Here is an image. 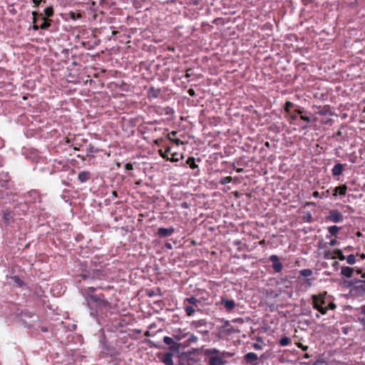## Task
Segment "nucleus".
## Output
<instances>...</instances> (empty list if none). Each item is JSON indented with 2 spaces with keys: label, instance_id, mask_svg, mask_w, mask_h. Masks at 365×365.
I'll return each mask as SVG.
<instances>
[{
  "label": "nucleus",
  "instance_id": "nucleus-1",
  "mask_svg": "<svg viewBox=\"0 0 365 365\" xmlns=\"http://www.w3.org/2000/svg\"><path fill=\"white\" fill-rule=\"evenodd\" d=\"M95 288L88 287L87 289V304L91 310V315L96 316L99 312L107 309L109 303L105 299L103 294L96 295L93 294Z\"/></svg>",
  "mask_w": 365,
  "mask_h": 365
},
{
  "label": "nucleus",
  "instance_id": "nucleus-2",
  "mask_svg": "<svg viewBox=\"0 0 365 365\" xmlns=\"http://www.w3.org/2000/svg\"><path fill=\"white\" fill-rule=\"evenodd\" d=\"M325 297L322 294H320L319 296H313V307L318 310L322 314H327L328 310L327 307H323V305L325 304Z\"/></svg>",
  "mask_w": 365,
  "mask_h": 365
},
{
  "label": "nucleus",
  "instance_id": "nucleus-3",
  "mask_svg": "<svg viewBox=\"0 0 365 365\" xmlns=\"http://www.w3.org/2000/svg\"><path fill=\"white\" fill-rule=\"evenodd\" d=\"M164 343L169 346L170 351L172 352H178L180 345L177 342H175L173 339L168 336H165L163 339Z\"/></svg>",
  "mask_w": 365,
  "mask_h": 365
},
{
  "label": "nucleus",
  "instance_id": "nucleus-4",
  "mask_svg": "<svg viewBox=\"0 0 365 365\" xmlns=\"http://www.w3.org/2000/svg\"><path fill=\"white\" fill-rule=\"evenodd\" d=\"M328 220L333 222H339L343 220V215L336 210L329 211Z\"/></svg>",
  "mask_w": 365,
  "mask_h": 365
},
{
  "label": "nucleus",
  "instance_id": "nucleus-5",
  "mask_svg": "<svg viewBox=\"0 0 365 365\" xmlns=\"http://www.w3.org/2000/svg\"><path fill=\"white\" fill-rule=\"evenodd\" d=\"M269 260L272 262V268L275 272H280L282 270V264L279 262L278 256L273 255L269 257Z\"/></svg>",
  "mask_w": 365,
  "mask_h": 365
},
{
  "label": "nucleus",
  "instance_id": "nucleus-6",
  "mask_svg": "<svg viewBox=\"0 0 365 365\" xmlns=\"http://www.w3.org/2000/svg\"><path fill=\"white\" fill-rule=\"evenodd\" d=\"M175 111L173 108L170 107L164 108L163 112H161V115H164L165 118L163 119L164 121L170 122L174 118Z\"/></svg>",
  "mask_w": 365,
  "mask_h": 365
},
{
  "label": "nucleus",
  "instance_id": "nucleus-7",
  "mask_svg": "<svg viewBox=\"0 0 365 365\" xmlns=\"http://www.w3.org/2000/svg\"><path fill=\"white\" fill-rule=\"evenodd\" d=\"M83 279H87L88 278H91L92 279H103V274L101 270H96L93 271L92 274H81V275Z\"/></svg>",
  "mask_w": 365,
  "mask_h": 365
},
{
  "label": "nucleus",
  "instance_id": "nucleus-8",
  "mask_svg": "<svg viewBox=\"0 0 365 365\" xmlns=\"http://www.w3.org/2000/svg\"><path fill=\"white\" fill-rule=\"evenodd\" d=\"M178 156H179L178 153H175L172 154L171 157L170 158L168 156L167 151L165 153H163V151L161 150V158H163L166 162H168V161H170L173 163L178 162L179 160Z\"/></svg>",
  "mask_w": 365,
  "mask_h": 365
},
{
  "label": "nucleus",
  "instance_id": "nucleus-9",
  "mask_svg": "<svg viewBox=\"0 0 365 365\" xmlns=\"http://www.w3.org/2000/svg\"><path fill=\"white\" fill-rule=\"evenodd\" d=\"M91 177V173L88 171H81L78 173V179L81 182H86L90 180Z\"/></svg>",
  "mask_w": 365,
  "mask_h": 365
},
{
  "label": "nucleus",
  "instance_id": "nucleus-10",
  "mask_svg": "<svg viewBox=\"0 0 365 365\" xmlns=\"http://www.w3.org/2000/svg\"><path fill=\"white\" fill-rule=\"evenodd\" d=\"M343 170H344V165L341 163H337L334 166V168L331 170L332 175L334 177L339 176L342 173Z\"/></svg>",
  "mask_w": 365,
  "mask_h": 365
},
{
  "label": "nucleus",
  "instance_id": "nucleus-11",
  "mask_svg": "<svg viewBox=\"0 0 365 365\" xmlns=\"http://www.w3.org/2000/svg\"><path fill=\"white\" fill-rule=\"evenodd\" d=\"M245 359L247 362L255 363L258 360V356L254 352H249L245 354Z\"/></svg>",
  "mask_w": 365,
  "mask_h": 365
},
{
  "label": "nucleus",
  "instance_id": "nucleus-12",
  "mask_svg": "<svg viewBox=\"0 0 365 365\" xmlns=\"http://www.w3.org/2000/svg\"><path fill=\"white\" fill-rule=\"evenodd\" d=\"M222 359L220 356H212L209 359L210 365H222Z\"/></svg>",
  "mask_w": 365,
  "mask_h": 365
},
{
  "label": "nucleus",
  "instance_id": "nucleus-13",
  "mask_svg": "<svg viewBox=\"0 0 365 365\" xmlns=\"http://www.w3.org/2000/svg\"><path fill=\"white\" fill-rule=\"evenodd\" d=\"M173 353L174 352H172V351H170L169 352H167V353L165 354L164 358L163 359V362L165 365H173L172 358H173Z\"/></svg>",
  "mask_w": 365,
  "mask_h": 365
},
{
  "label": "nucleus",
  "instance_id": "nucleus-14",
  "mask_svg": "<svg viewBox=\"0 0 365 365\" xmlns=\"http://www.w3.org/2000/svg\"><path fill=\"white\" fill-rule=\"evenodd\" d=\"M354 272V268L350 267H343L341 270V274L346 277H351Z\"/></svg>",
  "mask_w": 365,
  "mask_h": 365
},
{
  "label": "nucleus",
  "instance_id": "nucleus-15",
  "mask_svg": "<svg viewBox=\"0 0 365 365\" xmlns=\"http://www.w3.org/2000/svg\"><path fill=\"white\" fill-rule=\"evenodd\" d=\"M33 15V29L35 31H38L40 27L38 25H37V16H42L41 14H38L37 11H32Z\"/></svg>",
  "mask_w": 365,
  "mask_h": 365
},
{
  "label": "nucleus",
  "instance_id": "nucleus-16",
  "mask_svg": "<svg viewBox=\"0 0 365 365\" xmlns=\"http://www.w3.org/2000/svg\"><path fill=\"white\" fill-rule=\"evenodd\" d=\"M346 190H347V187L345 185L336 187L334 189V192L333 195L336 196L337 192H339V194L340 195H345Z\"/></svg>",
  "mask_w": 365,
  "mask_h": 365
},
{
  "label": "nucleus",
  "instance_id": "nucleus-17",
  "mask_svg": "<svg viewBox=\"0 0 365 365\" xmlns=\"http://www.w3.org/2000/svg\"><path fill=\"white\" fill-rule=\"evenodd\" d=\"M41 17L43 20V22L41 25H39L40 29L43 30L48 29L51 26V20L46 19L45 17H43V16Z\"/></svg>",
  "mask_w": 365,
  "mask_h": 365
},
{
  "label": "nucleus",
  "instance_id": "nucleus-18",
  "mask_svg": "<svg viewBox=\"0 0 365 365\" xmlns=\"http://www.w3.org/2000/svg\"><path fill=\"white\" fill-rule=\"evenodd\" d=\"M206 324H207V322L205 319H200V320L193 322L192 323V325L195 328L198 329V328H200L201 327L205 326Z\"/></svg>",
  "mask_w": 365,
  "mask_h": 365
},
{
  "label": "nucleus",
  "instance_id": "nucleus-19",
  "mask_svg": "<svg viewBox=\"0 0 365 365\" xmlns=\"http://www.w3.org/2000/svg\"><path fill=\"white\" fill-rule=\"evenodd\" d=\"M223 304H224L225 307L229 310L232 309L235 306V303L233 300H229V299L225 300V301H223Z\"/></svg>",
  "mask_w": 365,
  "mask_h": 365
},
{
  "label": "nucleus",
  "instance_id": "nucleus-20",
  "mask_svg": "<svg viewBox=\"0 0 365 365\" xmlns=\"http://www.w3.org/2000/svg\"><path fill=\"white\" fill-rule=\"evenodd\" d=\"M174 231V229L170 227V228H161V237L163 236H169Z\"/></svg>",
  "mask_w": 365,
  "mask_h": 365
},
{
  "label": "nucleus",
  "instance_id": "nucleus-21",
  "mask_svg": "<svg viewBox=\"0 0 365 365\" xmlns=\"http://www.w3.org/2000/svg\"><path fill=\"white\" fill-rule=\"evenodd\" d=\"M187 164L190 165L192 169L197 168V165L195 163V158L193 157H189L186 161Z\"/></svg>",
  "mask_w": 365,
  "mask_h": 365
},
{
  "label": "nucleus",
  "instance_id": "nucleus-22",
  "mask_svg": "<svg viewBox=\"0 0 365 365\" xmlns=\"http://www.w3.org/2000/svg\"><path fill=\"white\" fill-rule=\"evenodd\" d=\"M328 230L331 235H336L338 233L339 228L336 225H333L329 227Z\"/></svg>",
  "mask_w": 365,
  "mask_h": 365
},
{
  "label": "nucleus",
  "instance_id": "nucleus-23",
  "mask_svg": "<svg viewBox=\"0 0 365 365\" xmlns=\"http://www.w3.org/2000/svg\"><path fill=\"white\" fill-rule=\"evenodd\" d=\"M185 310L188 316H192L195 312V307L193 306H186L185 307Z\"/></svg>",
  "mask_w": 365,
  "mask_h": 365
},
{
  "label": "nucleus",
  "instance_id": "nucleus-24",
  "mask_svg": "<svg viewBox=\"0 0 365 365\" xmlns=\"http://www.w3.org/2000/svg\"><path fill=\"white\" fill-rule=\"evenodd\" d=\"M44 14L47 17H51L53 15V9L52 6L46 7L44 9Z\"/></svg>",
  "mask_w": 365,
  "mask_h": 365
},
{
  "label": "nucleus",
  "instance_id": "nucleus-25",
  "mask_svg": "<svg viewBox=\"0 0 365 365\" xmlns=\"http://www.w3.org/2000/svg\"><path fill=\"white\" fill-rule=\"evenodd\" d=\"M291 340L289 337L284 336L279 340V344L282 346H287L290 343Z\"/></svg>",
  "mask_w": 365,
  "mask_h": 365
},
{
  "label": "nucleus",
  "instance_id": "nucleus-26",
  "mask_svg": "<svg viewBox=\"0 0 365 365\" xmlns=\"http://www.w3.org/2000/svg\"><path fill=\"white\" fill-rule=\"evenodd\" d=\"M69 16H70L71 19H72L73 20H76V19H79L82 18L81 14L76 13L73 11H71L69 13Z\"/></svg>",
  "mask_w": 365,
  "mask_h": 365
},
{
  "label": "nucleus",
  "instance_id": "nucleus-27",
  "mask_svg": "<svg viewBox=\"0 0 365 365\" xmlns=\"http://www.w3.org/2000/svg\"><path fill=\"white\" fill-rule=\"evenodd\" d=\"M153 328H155V326L153 327L152 325H150L149 327V329L148 330L145 332V336H153L155 335V333L158 332L159 330H157V331H154L153 330Z\"/></svg>",
  "mask_w": 365,
  "mask_h": 365
},
{
  "label": "nucleus",
  "instance_id": "nucleus-28",
  "mask_svg": "<svg viewBox=\"0 0 365 365\" xmlns=\"http://www.w3.org/2000/svg\"><path fill=\"white\" fill-rule=\"evenodd\" d=\"M219 353H220V351L217 349H206L205 351V355H215V354H218Z\"/></svg>",
  "mask_w": 365,
  "mask_h": 365
},
{
  "label": "nucleus",
  "instance_id": "nucleus-29",
  "mask_svg": "<svg viewBox=\"0 0 365 365\" xmlns=\"http://www.w3.org/2000/svg\"><path fill=\"white\" fill-rule=\"evenodd\" d=\"M300 274L304 277H309L312 274V271L309 269H304L300 271Z\"/></svg>",
  "mask_w": 365,
  "mask_h": 365
},
{
  "label": "nucleus",
  "instance_id": "nucleus-30",
  "mask_svg": "<svg viewBox=\"0 0 365 365\" xmlns=\"http://www.w3.org/2000/svg\"><path fill=\"white\" fill-rule=\"evenodd\" d=\"M186 301L188 302L192 305H195V307H197V303L200 302V301L197 298H195L194 297H191L190 298H187Z\"/></svg>",
  "mask_w": 365,
  "mask_h": 365
},
{
  "label": "nucleus",
  "instance_id": "nucleus-31",
  "mask_svg": "<svg viewBox=\"0 0 365 365\" xmlns=\"http://www.w3.org/2000/svg\"><path fill=\"white\" fill-rule=\"evenodd\" d=\"M346 262L348 264H354L355 262H356V257L354 255H349L347 257H346Z\"/></svg>",
  "mask_w": 365,
  "mask_h": 365
},
{
  "label": "nucleus",
  "instance_id": "nucleus-32",
  "mask_svg": "<svg viewBox=\"0 0 365 365\" xmlns=\"http://www.w3.org/2000/svg\"><path fill=\"white\" fill-rule=\"evenodd\" d=\"M232 178L230 176L222 178L220 182L221 185H226L227 183H230L232 181Z\"/></svg>",
  "mask_w": 365,
  "mask_h": 365
},
{
  "label": "nucleus",
  "instance_id": "nucleus-33",
  "mask_svg": "<svg viewBox=\"0 0 365 365\" xmlns=\"http://www.w3.org/2000/svg\"><path fill=\"white\" fill-rule=\"evenodd\" d=\"M334 253L336 255L337 257L340 260H344L345 259V256L343 255V253H342L341 250H336L334 251Z\"/></svg>",
  "mask_w": 365,
  "mask_h": 365
},
{
  "label": "nucleus",
  "instance_id": "nucleus-34",
  "mask_svg": "<svg viewBox=\"0 0 365 365\" xmlns=\"http://www.w3.org/2000/svg\"><path fill=\"white\" fill-rule=\"evenodd\" d=\"M294 106L293 103L290 101H287L284 106V110L287 113H289L290 111V108H292Z\"/></svg>",
  "mask_w": 365,
  "mask_h": 365
},
{
  "label": "nucleus",
  "instance_id": "nucleus-35",
  "mask_svg": "<svg viewBox=\"0 0 365 365\" xmlns=\"http://www.w3.org/2000/svg\"><path fill=\"white\" fill-rule=\"evenodd\" d=\"M11 279L14 280V282L17 284L19 287H21L24 282L19 279V277L17 276H14V277H12Z\"/></svg>",
  "mask_w": 365,
  "mask_h": 365
},
{
  "label": "nucleus",
  "instance_id": "nucleus-36",
  "mask_svg": "<svg viewBox=\"0 0 365 365\" xmlns=\"http://www.w3.org/2000/svg\"><path fill=\"white\" fill-rule=\"evenodd\" d=\"M33 3L34 4L35 7H38L41 4H45L46 3V0H32Z\"/></svg>",
  "mask_w": 365,
  "mask_h": 365
},
{
  "label": "nucleus",
  "instance_id": "nucleus-37",
  "mask_svg": "<svg viewBox=\"0 0 365 365\" xmlns=\"http://www.w3.org/2000/svg\"><path fill=\"white\" fill-rule=\"evenodd\" d=\"M313 365H327V362L323 359H318L317 361H316Z\"/></svg>",
  "mask_w": 365,
  "mask_h": 365
},
{
  "label": "nucleus",
  "instance_id": "nucleus-38",
  "mask_svg": "<svg viewBox=\"0 0 365 365\" xmlns=\"http://www.w3.org/2000/svg\"><path fill=\"white\" fill-rule=\"evenodd\" d=\"M359 282L361 284L357 286V289L365 292V281L359 280Z\"/></svg>",
  "mask_w": 365,
  "mask_h": 365
},
{
  "label": "nucleus",
  "instance_id": "nucleus-39",
  "mask_svg": "<svg viewBox=\"0 0 365 365\" xmlns=\"http://www.w3.org/2000/svg\"><path fill=\"white\" fill-rule=\"evenodd\" d=\"M252 347L255 349V350H261L262 349V346L261 344H258V343H254L252 344Z\"/></svg>",
  "mask_w": 365,
  "mask_h": 365
},
{
  "label": "nucleus",
  "instance_id": "nucleus-40",
  "mask_svg": "<svg viewBox=\"0 0 365 365\" xmlns=\"http://www.w3.org/2000/svg\"><path fill=\"white\" fill-rule=\"evenodd\" d=\"M125 169L127 170H131L133 169V164L130 163H126L125 165Z\"/></svg>",
  "mask_w": 365,
  "mask_h": 365
},
{
  "label": "nucleus",
  "instance_id": "nucleus-41",
  "mask_svg": "<svg viewBox=\"0 0 365 365\" xmlns=\"http://www.w3.org/2000/svg\"><path fill=\"white\" fill-rule=\"evenodd\" d=\"M331 253L330 251L326 252L325 254H324V257L327 258V259H329V258L334 259V258H336L335 256L331 257Z\"/></svg>",
  "mask_w": 365,
  "mask_h": 365
},
{
  "label": "nucleus",
  "instance_id": "nucleus-42",
  "mask_svg": "<svg viewBox=\"0 0 365 365\" xmlns=\"http://www.w3.org/2000/svg\"><path fill=\"white\" fill-rule=\"evenodd\" d=\"M300 118H301L302 120H304V121L307 122V123H310V121H311L310 118H309V117H308V116H305V115H301Z\"/></svg>",
  "mask_w": 365,
  "mask_h": 365
},
{
  "label": "nucleus",
  "instance_id": "nucleus-43",
  "mask_svg": "<svg viewBox=\"0 0 365 365\" xmlns=\"http://www.w3.org/2000/svg\"><path fill=\"white\" fill-rule=\"evenodd\" d=\"M198 339V338L197 336H195L193 335H192L189 339H188V341L189 342H195L197 341Z\"/></svg>",
  "mask_w": 365,
  "mask_h": 365
},
{
  "label": "nucleus",
  "instance_id": "nucleus-44",
  "mask_svg": "<svg viewBox=\"0 0 365 365\" xmlns=\"http://www.w3.org/2000/svg\"><path fill=\"white\" fill-rule=\"evenodd\" d=\"M327 307L328 309H334L336 308V304L333 302H330Z\"/></svg>",
  "mask_w": 365,
  "mask_h": 365
},
{
  "label": "nucleus",
  "instance_id": "nucleus-45",
  "mask_svg": "<svg viewBox=\"0 0 365 365\" xmlns=\"http://www.w3.org/2000/svg\"><path fill=\"white\" fill-rule=\"evenodd\" d=\"M73 145L74 150H79V147L81 146V144L75 143H73Z\"/></svg>",
  "mask_w": 365,
  "mask_h": 365
},
{
  "label": "nucleus",
  "instance_id": "nucleus-46",
  "mask_svg": "<svg viewBox=\"0 0 365 365\" xmlns=\"http://www.w3.org/2000/svg\"><path fill=\"white\" fill-rule=\"evenodd\" d=\"M313 197H321L322 196H321L320 193L318 191H314L313 192Z\"/></svg>",
  "mask_w": 365,
  "mask_h": 365
},
{
  "label": "nucleus",
  "instance_id": "nucleus-47",
  "mask_svg": "<svg viewBox=\"0 0 365 365\" xmlns=\"http://www.w3.org/2000/svg\"><path fill=\"white\" fill-rule=\"evenodd\" d=\"M298 346H299V347H300V348H302L304 351H306V350H307V349H308V346H304V345H303V344H298Z\"/></svg>",
  "mask_w": 365,
  "mask_h": 365
},
{
  "label": "nucleus",
  "instance_id": "nucleus-48",
  "mask_svg": "<svg viewBox=\"0 0 365 365\" xmlns=\"http://www.w3.org/2000/svg\"><path fill=\"white\" fill-rule=\"evenodd\" d=\"M337 244V241L336 240H331L329 242L331 246H334Z\"/></svg>",
  "mask_w": 365,
  "mask_h": 365
},
{
  "label": "nucleus",
  "instance_id": "nucleus-49",
  "mask_svg": "<svg viewBox=\"0 0 365 365\" xmlns=\"http://www.w3.org/2000/svg\"><path fill=\"white\" fill-rule=\"evenodd\" d=\"M188 93L190 94V96H195V91L192 88L189 89L188 91Z\"/></svg>",
  "mask_w": 365,
  "mask_h": 365
},
{
  "label": "nucleus",
  "instance_id": "nucleus-50",
  "mask_svg": "<svg viewBox=\"0 0 365 365\" xmlns=\"http://www.w3.org/2000/svg\"><path fill=\"white\" fill-rule=\"evenodd\" d=\"M88 152L90 153H93L94 152L93 146H92L91 145H89V148L88 149Z\"/></svg>",
  "mask_w": 365,
  "mask_h": 365
},
{
  "label": "nucleus",
  "instance_id": "nucleus-51",
  "mask_svg": "<svg viewBox=\"0 0 365 365\" xmlns=\"http://www.w3.org/2000/svg\"><path fill=\"white\" fill-rule=\"evenodd\" d=\"M41 330L42 331H43V332H46V331H48V328H47V327H41Z\"/></svg>",
  "mask_w": 365,
  "mask_h": 365
},
{
  "label": "nucleus",
  "instance_id": "nucleus-52",
  "mask_svg": "<svg viewBox=\"0 0 365 365\" xmlns=\"http://www.w3.org/2000/svg\"><path fill=\"white\" fill-rule=\"evenodd\" d=\"M361 313L365 315V305L361 307Z\"/></svg>",
  "mask_w": 365,
  "mask_h": 365
},
{
  "label": "nucleus",
  "instance_id": "nucleus-53",
  "mask_svg": "<svg viewBox=\"0 0 365 365\" xmlns=\"http://www.w3.org/2000/svg\"><path fill=\"white\" fill-rule=\"evenodd\" d=\"M295 112H296L297 113H299V114H302V113H303V111H302V110H300V109H297V110H295Z\"/></svg>",
  "mask_w": 365,
  "mask_h": 365
},
{
  "label": "nucleus",
  "instance_id": "nucleus-54",
  "mask_svg": "<svg viewBox=\"0 0 365 365\" xmlns=\"http://www.w3.org/2000/svg\"><path fill=\"white\" fill-rule=\"evenodd\" d=\"M165 246H166L168 249H171V248H172V246H171V244H170V243H166V244H165Z\"/></svg>",
  "mask_w": 365,
  "mask_h": 365
},
{
  "label": "nucleus",
  "instance_id": "nucleus-55",
  "mask_svg": "<svg viewBox=\"0 0 365 365\" xmlns=\"http://www.w3.org/2000/svg\"><path fill=\"white\" fill-rule=\"evenodd\" d=\"M264 145H265V146L267 148H269V142H266Z\"/></svg>",
  "mask_w": 365,
  "mask_h": 365
},
{
  "label": "nucleus",
  "instance_id": "nucleus-56",
  "mask_svg": "<svg viewBox=\"0 0 365 365\" xmlns=\"http://www.w3.org/2000/svg\"><path fill=\"white\" fill-rule=\"evenodd\" d=\"M242 170H243V169H242V168H238V169L237 170V171L238 173H240V172H242Z\"/></svg>",
  "mask_w": 365,
  "mask_h": 365
},
{
  "label": "nucleus",
  "instance_id": "nucleus-57",
  "mask_svg": "<svg viewBox=\"0 0 365 365\" xmlns=\"http://www.w3.org/2000/svg\"><path fill=\"white\" fill-rule=\"evenodd\" d=\"M159 142H160V140H159V139H156V140H155V143H156V144H158V143H159Z\"/></svg>",
  "mask_w": 365,
  "mask_h": 365
},
{
  "label": "nucleus",
  "instance_id": "nucleus-58",
  "mask_svg": "<svg viewBox=\"0 0 365 365\" xmlns=\"http://www.w3.org/2000/svg\"><path fill=\"white\" fill-rule=\"evenodd\" d=\"M292 118L293 120L297 119V115H292Z\"/></svg>",
  "mask_w": 365,
  "mask_h": 365
},
{
  "label": "nucleus",
  "instance_id": "nucleus-59",
  "mask_svg": "<svg viewBox=\"0 0 365 365\" xmlns=\"http://www.w3.org/2000/svg\"><path fill=\"white\" fill-rule=\"evenodd\" d=\"M260 245H264V240H262L259 242Z\"/></svg>",
  "mask_w": 365,
  "mask_h": 365
},
{
  "label": "nucleus",
  "instance_id": "nucleus-60",
  "mask_svg": "<svg viewBox=\"0 0 365 365\" xmlns=\"http://www.w3.org/2000/svg\"><path fill=\"white\" fill-rule=\"evenodd\" d=\"M361 257V258H363V259H364V258H365V255H364V254H362Z\"/></svg>",
  "mask_w": 365,
  "mask_h": 365
},
{
  "label": "nucleus",
  "instance_id": "nucleus-61",
  "mask_svg": "<svg viewBox=\"0 0 365 365\" xmlns=\"http://www.w3.org/2000/svg\"><path fill=\"white\" fill-rule=\"evenodd\" d=\"M304 357H305V358H309V355H308L307 354H306L304 355Z\"/></svg>",
  "mask_w": 365,
  "mask_h": 365
},
{
  "label": "nucleus",
  "instance_id": "nucleus-62",
  "mask_svg": "<svg viewBox=\"0 0 365 365\" xmlns=\"http://www.w3.org/2000/svg\"><path fill=\"white\" fill-rule=\"evenodd\" d=\"M226 354H227V356H232V354H230V353H227Z\"/></svg>",
  "mask_w": 365,
  "mask_h": 365
},
{
  "label": "nucleus",
  "instance_id": "nucleus-63",
  "mask_svg": "<svg viewBox=\"0 0 365 365\" xmlns=\"http://www.w3.org/2000/svg\"><path fill=\"white\" fill-rule=\"evenodd\" d=\"M363 113L364 114V117H365V108L363 110Z\"/></svg>",
  "mask_w": 365,
  "mask_h": 365
},
{
  "label": "nucleus",
  "instance_id": "nucleus-64",
  "mask_svg": "<svg viewBox=\"0 0 365 365\" xmlns=\"http://www.w3.org/2000/svg\"><path fill=\"white\" fill-rule=\"evenodd\" d=\"M172 134H173V135H175V134H176V132H174V131H173V132H172Z\"/></svg>",
  "mask_w": 365,
  "mask_h": 365
}]
</instances>
